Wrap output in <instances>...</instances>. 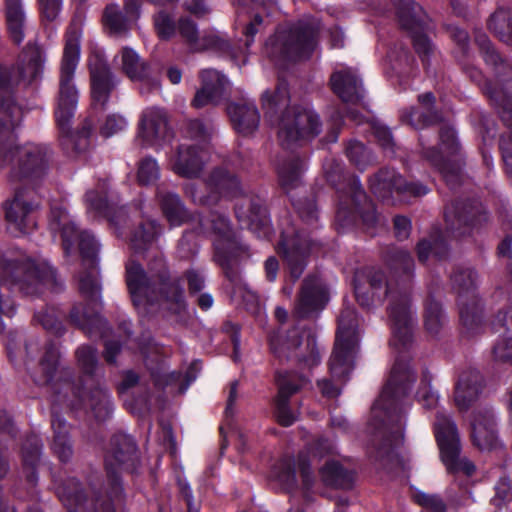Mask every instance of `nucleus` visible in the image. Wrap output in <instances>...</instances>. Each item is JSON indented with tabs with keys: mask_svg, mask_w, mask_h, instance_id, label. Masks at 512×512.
I'll return each instance as SVG.
<instances>
[{
	"mask_svg": "<svg viewBox=\"0 0 512 512\" xmlns=\"http://www.w3.org/2000/svg\"><path fill=\"white\" fill-rule=\"evenodd\" d=\"M77 362L85 379L82 387H75L68 379L58 374L59 352L49 346L41 359L38 372L33 376L38 385H47L53 393L55 403H67L72 409L90 411L98 420L107 419L113 410L109 393L94 378L97 367V351L91 346H81L76 351Z\"/></svg>",
	"mask_w": 512,
	"mask_h": 512,
	"instance_id": "obj_1",
	"label": "nucleus"
},
{
	"mask_svg": "<svg viewBox=\"0 0 512 512\" xmlns=\"http://www.w3.org/2000/svg\"><path fill=\"white\" fill-rule=\"evenodd\" d=\"M49 228L53 233L59 232L62 238L64 252L69 254L78 242V247L84 261H88L90 269L79 277V291L85 298L86 305L76 304L70 312V320L86 334L103 335L106 322L97 311L100 299V284L98 281L97 254L99 244L88 231L78 232L66 210L61 205L51 207Z\"/></svg>",
	"mask_w": 512,
	"mask_h": 512,
	"instance_id": "obj_2",
	"label": "nucleus"
},
{
	"mask_svg": "<svg viewBox=\"0 0 512 512\" xmlns=\"http://www.w3.org/2000/svg\"><path fill=\"white\" fill-rule=\"evenodd\" d=\"M415 381L406 360L397 359L391 369L389 379L371 410L369 428L373 431L374 457L377 460H398L395 450L403 444V405L402 399Z\"/></svg>",
	"mask_w": 512,
	"mask_h": 512,
	"instance_id": "obj_3",
	"label": "nucleus"
},
{
	"mask_svg": "<svg viewBox=\"0 0 512 512\" xmlns=\"http://www.w3.org/2000/svg\"><path fill=\"white\" fill-rule=\"evenodd\" d=\"M82 30L73 22L65 34L63 55L59 68V92L55 110L56 123L61 135V145L67 152L79 153L88 146L91 128L84 127L76 134L70 133L71 120L74 117L78 90L74 84V75L80 60V39Z\"/></svg>",
	"mask_w": 512,
	"mask_h": 512,
	"instance_id": "obj_4",
	"label": "nucleus"
},
{
	"mask_svg": "<svg viewBox=\"0 0 512 512\" xmlns=\"http://www.w3.org/2000/svg\"><path fill=\"white\" fill-rule=\"evenodd\" d=\"M126 282L136 308L157 304L175 314L186 308L184 289L177 278L170 276L161 256L149 264L148 272L130 260L126 265Z\"/></svg>",
	"mask_w": 512,
	"mask_h": 512,
	"instance_id": "obj_5",
	"label": "nucleus"
},
{
	"mask_svg": "<svg viewBox=\"0 0 512 512\" xmlns=\"http://www.w3.org/2000/svg\"><path fill=\"white\" fill-rule=\"evenodd\" d=\"M0 115V167L9 161L11 181L35 182L48 169L49 149L35 143L14 147L12 130L20 122L22 110L10 96L1 101Z\"/></svg>",
	"mask_w": 512,
	"mask_h": 512,
	"instance_id": "obj_6",
	"label": "nucleus"
},
{
	"mask_svg": "<svg viewBox=\"0 0 512 512\" xmlns=\"http://www.w3.org/2000/svg\"><path fill=\"white\" fill-rule=\"evenodd\" d=\"M288 86L279 82L275 91H265L262 106L265 118L277 130L281 146L289 148L293 144L314 138L320 133L319 116L308 106L289 105Z\"/></svg>",
	"mask_w": 512,
	"mask_h": 512,
	"instance_id": "obj_7",
	"label": "nucleus"
},
{
	"mask_svg": "<svg viewBox=\"0 0 512 512\" xmlns=\"http://www.w3.org/2000/svg\"><path fill=\"white\" fill-rule=\"evenodd\" d=\"M368 280L372 294L368 295L360 285L355 284L357 302L361 306L369 307L375 300L380 302L385 297H389L388 315L392 330L390 345L399 353L406 351L412 342V331L415 323L408 294L394 291L386 282L381 271L371 270L368 274Z\"/></svg>",
	"mask_w": 512,
	"mask_h": 512,
	"instance_id": "obj_8",
	"label": "nucleus"
},
{
	"mask_svg": "<svg viewBox=\"0 0 512 512\" xmlns=\"http://www.w3.org/2000/svg\"><path fill=\"white\" fill-rule=\"evenodd\" d=\"M300 223L282 232L278 244V253L282 255L289 269V275L295 282L303 273L308 255L318 247L313 236L319 228L317 207L312 199L295 204Z\"/></svg>",
	"mask_w": 512,
	"mask_h": 512,
	"instance_id": "obj_9",
	"label": "nucleus"
},
{
	"mask_svg": "<svg viewBox=\"0 0 512 512\" xmlns=\"http://www.w3.org/2000/svg\"><path fill=\"white\" fill-rule=\"evenodd\" d=\"M319 27V22L313 18L280 27L265 43L264 53L280 67L288 62L306 59L317 47Z\"/></svg>",
	"mask_w": 512,
	"mask_h": 512,
	"instance_id": "obj_10",
	"label": "nucleus"
},
{
	"mask_svg": "<svg viewBox=\"0 0 512 512\" xmlns=\"http://www.w3.org/2000/svg\"><path fill=\"white\" fill-rule=\"evenodd\" d=\"M212 132V126L200 120H190L185 128V136L197 144H180L177 151L169 158L171 170L182 177H198L207 160L204 145L208 143Z\"/></svg>",
	"mask_w": 512,
	"mask_h": 512,
	"instance_id": "obj_11",
	"label": "nucleus"
},
{
	"mask_svg": "<svg viewBox=\"0 0 512 512\" xmlns=\"http://www.w3.org/2000/svg\"><path fill=\"white\" fill-rule=\"evenodd\" d=\"M359 342L358 319L355 310L345 307L338 318L334 349L329 361L331 375L337 379L348 376Z\"/></svg>",
	"mask_w": 512,
	"mask_h": 512,
	"instance_id": "obj_12",
	"label": "nucleus"
},
{
	"mask_svg": "<svg viewBox=\"0 0 512 512\" xmlns=\"http://www.w3.org/2000/svg\"><path fill=\"white\" fill-rule=\"evenodd\" d=\"M338 198L336 225L339 228L353 225L358 219L367 229L380 223L374 204L367 198L358 179L350 178L347 186L339 190Z\"/></svg>",
	"mask_w": 512,
	"mask_h": 512,
	"instance_id": "obj_13",
	"label": "nucleus"
},
{
	"mask_svg": "<svg viewBox=\"0 0 512 512\" xmlns=\"http://www.w3.org/2000/svg\"><path fill=\"white\" fill-rule=\"evenodd\" d=\"M335 452L336 445L334 441L320 437L306 451L301 452L297 460L291 457H283L275 466L274 475L279 482L290 488L295 486L297 473H299L304 486L309 488L314 481V475L310 467V456L322 458Z\"/></svg>",
	"mask_w": 512,
	"mask_h": 512,
	"instance_id": "obj_14",
	"label": "nucleus"
},
{
	"mask_svg": "<svg viewBox=\"0 0 512 512\" xmlns=\"http://www.w3.org/2000/svg\"><path fill=\"white\" fill-rule=\"evenodd\" d=\"M451 279L458 293L462 333L469 338L474 337L483 331L482 308L474 292L476 273L469 268L460 269Z\"/></svg>",
	"mask_w": 512,
	"mask_h": 512,
	"instance_id": "obj_15",
	"label": "nucleus"
},
{
	"mask_svg": "<svg viewBox=\"0 0 512 512\" xmlns=\"http://www.w3.org/2000/svg\"><path fill=\"white\" fill-rule=\"evenodd\" d=\"M436 440L441 459L449 472L462 471L472 475L474 464L467 458H460V439L455 423L444 412L438 411L434 423Z\"/></svg>",
	"mask_w": 512,
	"mask_h": 512,
	"instance_id": "obj_16",
	"label": "nucleus"
},
{
	"mask_svg": "<svg viewBox=\"0 0 512 512\" xmlns=\"http://www.w3.org/2000/svg\"><path fill=\"white\" fill-rule=\"evenodd\" d=\"M199 229L203 233H213L214 259L223 269L228 270L242 251L228 219L220 214H212L209 219H199ZM226 274L230 277L228 271Z\"/></svg>",
	"mask_w": 512,
	"mask_h": 512,
	"instance_id": "obj_17",
	"label": "nucleus"
},
{
	"mask_svg": "<svg viewBox=\"0 0 512 512\" xmlns=\"http://www.w3.org/2000/svg\"><path fill=\"white\" fill-rule=\"evenodd\" d=\"M460 147L453 128L444 126L440 130V150L425 149L424 155L438 168L445 181L454 185L461 167Z\"/></svg>",
	"mask_w": 512,
	"mask_h": 512,
	"instance_id": "obj_18",
	"label": "nucleus"
},
{
	"mask_svg": "<svg viewBox=\"0 0 512 512\" xmlns=\"http://www.w3.org/2000/svg\"><path fill=\"white\" fill-rule=\"evenodd\" d=\"M177 33L188 47L193 51L215 50L221 53H228L238 65H244L247 62L246 52H241L242 57L238 55L230 44L214 33H200L196 23L189 17H180L177 23Z\"/></svg>",
	"mask_w": 512,
	"mask_h": 512,
	"instance_id": "obj_19",
	"label": "nucleus"
},
{
	"mask_svg": "<svg viewBox=\"0 0 512 512\" xmlns=\"http://www.w3.org/2000/svg\"><path fill=\"white\" fill-rule=\"evenodd\" d=\"M370 188L373 193L383 199L393 198L405 201L408 197L426 195L429 189L417 183H408L393 169H382L370 179Z\"/></svg>",
	"mask_w": 512,
	"mask_h": 512,
	"instance_id": "obj_20",
	"label": "nucleus"
},
{
	"mask_svg": "<svg viewBox=\"0 0 512 512\" xmlns=\"http://www.w3.org/2000/svg\"><path fill=\"white\" fill-rule=\"evenodd\" d=\"M44 62L43 49L36 44H28L20 55L17 76L0 65V92L9 91L19 79L27 82L36 80L43 72Z\"/></svg>",
	"mask_w": 512,
	"mask_h": 512,
	"instance_id": "obj_21",
	"label": "nucleus"
},
{
	"mask_svg": "<svg viewBox=\"0 0 512 512\" xmlns=\"http://www.w3.org/2000/svg\"><path fill=\"white\" fill-rule=\"evenodd\" d=\"M392 1L397 8L401 26L412 32L414 48L426 67L428 56L433 52V47L427 36L420 31L422 29L421 8L412 0Z\"/></svg>",
	"mask_w": 512,
	"mask_h": 512,
	"instance_id": "obj_22",
	"label": "nucleus"
},
{
	"mask_svg": "<svg viewBox=\"0 0 512 512\" xmlns=\"http://www.w3.org/2000/svg\"><path fill=\"white\" fill-rule=\"evenodd\" d=\"M484 93L499 108L502 121L511 129L500 139V150L507 174L512 178V97L502 88L485 80L482 84Z\"/></svg>",
	"mask_w": 512,
	"mask_h": 512,
	"instance_id": "obj_23",
	"label": "nucleus"
},
{
	"mask_svg": "<svg viewBox=\"0 0 512 512\" xmlns=\"http://www.w3.org/2000/svg\"><path fill=\"white\" fill-rule=\"evenodd\" d=\"M269 342L272 353L281 361L295 358L309 367L319 363V354L315 348L314 339H307L308 356L300 351L301 339L298 328H293L285 336L278 333L273 334Z\"/></svg>",
	"mask_w": 512,
	"mask_h": 512,
	"instance_id": "obj_24",
	"label": "nucleus"
},
{
	"mask_svg": "<svg viewBox=\"0 0 512 512\" xmlns=\"http://www.w3.org/2000/svg\"><path fill=\"white\" fill-rule=\"evenodd\" d=\"M206 187L210 190V194L207 196L198 190L190 191L195 203L210 205L215 203L219 197L235 198L242 193L238 178L223 168L216 169L211 173Z\"/></svg>",
	"mask_w": 512,
	"mask_h": 512,
	"instance_id": "obj_25",
	"label": "nucleus"
},
{
	"mask_svg": "<svg viewBox=\"0 0 512 512\" xmlns=\"http://www.w3.org/2000/svg\"><path fill=\"white\" fill-rule=\"evenodd\" d=\"M328 302V293L322 280L317 276H308L304 279L294 314L298 318H307L322 310Z\"/></svg>",
	"mask_w": 512,
	"mask_h": 512,
	"instance_id": "obj_26",
	"label": "nucleus"
},
{
	"mask_svg": "<svg viewBox=\"0 0 512 512\" xmlns=\"http://www.w3.org/2000/svg\"><path fill=\"white\" fill-rule=\"evenodd\" d=\"M171 136L167 123L166 113L156 107H149L142 111L138 123V138L145 145L154 146Z\"/></svg>",
	"mask_w": 512,
	"mask_h": 512,
	"instance_id": "obj_27",
	"label": "nucleus"
},
{
	"mask_svg": "<svg viewBox=\"0 0 512 512\" xmlns=\"http://www.w3.org/2000/svg\"><path fill=\"white\" fill-rule=\"evenodd\" d=\"M276 0H234L238 6V13L248 14V23L245 24L243 33L246 37V50L254 42L255 35L260 32L267 23L268 16L273 12Z\"/></svg>",
	"mask_w": 512,
	"mask_h": 512,
	"instance_id": "obj_28",
	"label": "nucleus"
},
{
	"mask_svg": "<svg viewBox=\"0 0 512 512\" xmlns=\"http://www.w3.org/2000/svg\"><path fill=\"white\" fill-rule=\"evenodd\" d=\"M303 383L304 379H296L293 373L277 374L278 394L275 399V416L280 425L290 426L297 420V414L289 408L288 401Z\"/></svg>",
	"mask_w": 512,
	"mask_h": 512,
	"instance_id": "obj_29",
	"label": "nucleus"
},
{
	"mask_svg": "<svg viewBox=\"0 0 512 512\" xmlns=\"http://www.w3.org/2000/svg\"><path fill=\"white\" fill-rule=\"evenodd\" d=\"M201 87L196 92L192 104L196 108L217 104L224 97L229 81L214 69H205L200 73Z\"/></svg>",
	"mask_w": 512,
	"mask_h": 512,
	"instance_id": "obj_30",
	"label": "nucleus"
},
{
	"mask_svg": "<svg viewBox=\"0 0 512 512\" xmlns=\"http://www.w3.org/2000/svg\"><path fill=\"white\" fill-rule=\"evenodd\" d=\"M444 216L447 223V230L452 234L457 233L459 236L466 233V229L457 232L461 230L462 226L477 227L487 221V215L479 202H472L461 207V209L458 205L448 206Z\"/></svg>",
	"mask_w": 512,
	"mask_h": 512,
	"instance_id": "obj_31",
	"label": "nucleus"
},
{
	"mask_svg": "<svg viewBox=\"0 0 512 512\" xmlns=\"http://www.w3.org/2000/svg\"><path fill=\"white\" fill-rule=\"evenodd\" d=\"M34 206L26 199L24 192L15 190L14 198L5 207L6 220L21 234L31 232L35 221L31 216Z\"/></svg>",
	"mask_w": 512,
	"mask_h": 512,
	"instance_id": "obj_32",
	"label": "nucleus"
},
{
	"mask_svg": "<svg viewBox=\"0 0 512 512\" xmlns=\"http://www.w3.org/2000/svg\"><path fill=\"white\" fill-rule=\"evenodd\" d=\"M471 438L480 450H491L497 446L495 422L491 411L478 410L471 421Z\"/></svg>",
	"mask_w": 512,
	"mask_h": 512,
	"instance_id": "obj_33",
	"label": "nucleus"
},
{
	"mask_svg": "<svg viewBox=\"0 0 512 512\" xmlns=\"http://www.w3.org/2000/svg\"><path fill=\"white\" fill-rule=\"evenodd\" d=\"M121 67L122 71L134 81L142 82L141 92L144 93L145 86L147 90H155L159 88V81L157 78L150 76L149 66L142 62L138 54L125 47L121 51Z\"/></svg>",
	"mask_w": 512,
	"mask_h": 512,
	"instance_id": "obj_34",
	"label": "nucleus"
},
{
	"mask_svg": "<svg viewBox=\"0 0 512 512\" xmlns=\"http://www.w3.org/2000/svg\"><path fill=\"white\" fill-rule=\"evenodd\" d=\"M139 1L127 0L122 11L118 5H108L103 19L106 28L114 36L125 35L129 29L128 23L138 17Z\"/></svg>",
	"mask_w": 512,
	"mask_h": 512,
	"instance_id": "obj_35",
	"label": "nucleus"
},
{
	"mask_svg": "<svg viewBox=\"0 0 512 512\" xmlns=\"http://www.w3.org/2000/svg\"><path fill=\"white\" fill-rule=\"evenodd\" d=\"M91 75V93L95 103L104 106L116 83L108 65L101 59L89 61Z\"/></svg>",
	"mask_w": 512,
	"mask_h": 512,
	"instance_id": "obj_36",
	"label": "nucleus"
},
{
	"mask_svg": "<svg viewBox=\"0 0 512 512\" xmlns=\"http://www.w3.org/2000/svg\"><path fill=\"white\" fill-rule=\"evenodd\" d=\"M330 82L333 92L345 103L355 104L363 97L361 82L351 69L334 72Z\"/></svg>",
	"mask_w": 512,
	"mask_h": 512,
	"instance_id": "obj_37",
	"label": "nucleus"
},
{
	"mask_svg": "<svg viewBox=\"0 0 512 512\" xmlns=\"http://www.w3.org/2000/svg\"><path fill=\"white\" fill-rule=\"evenodd\" d=\"M482 388V376L476 370L463 372L456 383L454 402L460 411L467 410L477 399Z\"/></svg>",
	"mask_w": 512,
	"mask_h": 512,
	"instance_id": "obj_38",
	"label": "nucleus"
},
{
	"mask_svg": "<svg viewBox=\"0 0 512 512\" xmlns=\"http://www.w3.org/2000/svg\"><path fill=\"white\" fill-rule=\"evenodd\" d=\"M5 20L10 40L19 45L25 38L27 15L22 0H5Z\"/></svg>",
	"mask_w": 512,
	"mask_h": 512,
	"instance_id": "obj_39",
	"label": "nucleus"
},
{
	"mask_svg": "<svg viewBox=\"0 0 512 512\" xmlns=\"http://www.w3.org/2000/svg\"><path fill=\"white\" fill-rule=\"evenodd\" d=\"M227 112L238 133L249 135L257 129L260 116L253 103L230 104Z\"/></svg>",
	"mask_w": 512,
	"mask_h": 512,
	"instance_id": "obj_40",
	"label": "nucleus"
},
{
	"mask_svg": "<svg viewBox=\"0 0 512 512\" xmlns=\"http://www.w3.org/2000/svg\"><path fill=\"white\" fill-rule=\"evenodd\" d=\"M418 101L425 111L420 110V108L413 107L409 111H405L401 114V120L415 129H421L437 122L439 120L438 115L430 110V107L434 102L433 94L425 93L419 95Z\"/></svg>",
	"mask_w": 512,
	"mask_h": 512,
	"instance_id": "obj_41",
	"label": "nucleus"
},
{
	"mask_svg": "<svg viewBox=\"0 0 512 512\" xmlns=\"http://www.w3.org/2000/svg\"><path fill=\"white\" fill-rule=\"evenodd\" d=\"M484 61L493 67L494 75L498 81H508L512 79V67L504 62L498 53L491 46L490 40L485 34H479L475 38Z\"/></svg>",
	"mask_w": 512,
	"mask_h": 512,
	"instance_id": "obj_42",
	"label": "nucleus"
},
{
	"mask_svg": "<svg viewBox=\"0 0 512 512\" xmlns=\"http://www.w3.org/2000/svg\"><path fill=\"white\" fill-rule=\"evenodd\" d=\"M236 215L239 221L245 223L257 237L268 238L271 235L272 229L265 207L254 204L249 214L237 209Z\"/></svg>",
	"mask_w": 512,
	"mask_h": 512,
	"instance_id": "obj_43",
	"label": "nucleus"
},
{
	"mask_svg": "<svg viewBox=\"0 0 512 512\" xmlns=\"http://www.w3.org/2000/svg\"><path fill=\"white\" fill-rule=\"evenodd\" d=\"M156 196L170 225L179 226L188 220V213L178 195L158 187Z\"/></svg>",
	"mask_w": 512,
	"mask_h": 512,
	"instance_id": "obj_44",
	"label": "nucleus"
},
{
	"mask_svg": "<svg viewBox=\"0 0 512 512\" xmlns=\"http://www.w3.org/2000/svg\"><path fill=\"white\" fill-rule=\"evenodd\" d=\"M51 425L53 429L52 450L61 461H68L71 458L73 451L68 438L67 423L58 414L53 413Z\"/></svg>",
	"mask_w": 512,
	"mask_h": 512,
	"instance_id": "obj_45",
	"label": "nucleus"
},
{
	"mask_svg": "<svg viewBox=\"0 0 512 512\" xmlns=\"http://www.w3.org/2000/svg\"><path fill=\"white\" fill-rule=\"evenodd\" d=\"M304 163L298 156H289L277 164V173L280 185L289 191L301 182Z\"/></svg>",
	"mask_w": 512,
	"mask_h": 512,
	"instance_id": "obj_46",
	"label": "nucleus"
},
{
	"mask_svg": "<svg viewBox=\"0 0 512 512\" xmlns=\"http://www.w3.org/2000/svg\"><path fill=\"white\" fill-rule=\"evenodd\" d=\"M57 494L61 502L67 507L68 512H84L88 508L80 483L75 479H71L65 485L59 487Z\"/></svg>",
	"mask_w": 512,
	"mask_h": 512,
	"instance_id": "obj_47",
	"label": "nucleus"
},
{
	"mask_svg": "<svg viewBox=\"0 0 512 512\" xmlns=\"http://www.w3.org/2000/svg\"><path fill=\"white\" fill-rule=\"evenodd\" d=\"M488 27L502 42L512 45V11L499 8L491 15Z\"/></svg>",
	"mask_w": 512,
	"mask_h": 512,
	"instance_id": "obj_48",
	"label": "nucleus"
},
{
	"mask_svg": "<svg viewBox=\"0 0 512 512\" xmlns=\"http://www.w3.org/2000/svg\"><path fill=\"white\" fill-rule=\"evenodd\" d=\"M40 450V440L35 435L28 437L25 443L23 444V466L24 469L27 471L26 477L30 484H35L37 480L35 466L39 460Z\"/></svg>",
	"mask_w": 512,
	"mask_h": 512,
	"instance_id": "obj_49",
	"label": "nucleus"
},
{
	"mask_svg": "<svg viewBox=\"0 0 512 512\" xmlns=\"http://www.w3.org/2000/svg\"><path fill=\"white\" fill-rule=\"evenodd\" d=\"M320 475L329 486L347 488L352 482L351 474L336 461H327L320 469Z\"/></svg>",
	"mask_w": 512,
	"mask_h": 512,
	"instance_id": "obj_50",
	"label": "nucleus"
},
{
	"mask_svg": "<svg viewBox=\"0 0 512 512\" xmlns=\"http://www.w3.org/2000/svg\"><path fill=\"white\" fill-rule=\"evenodd\" d=\"M159 233L160 229L155 221H144L132 234L130 240L132 248L137 252L147 250Z\"/></svg>",
	"mask_w": 512,
	"mask_h": 512,
	"instance_id": "obj_51",
	"label": "nucleus"
},
{
	"mask_svg": "<svg viewBox=\"0 0 512 512\" xmlns=\"http://www.w3.org/2000/svg\"><path fill=\"white\" fill-rule=\"evenodd\" d=\"M417 254L421 262H425L430 255L438 260H443L448 254V248L442 238L431 236V239H423L418 243Z\"/></svg>",
	"mask_w": 512,
	"mask_h": 512,
	"instance_id": "obj_52",
	"label": "nucleus"
},
{
	"mask_svg": "<svg viewBox=\"0 0 512 512\" xmlns=\"http://www.w3.org/2000/svg\"><path fill=\"white\" fill-rule=\"evenodd\" d=\"M388 267L396 273L410 274L414 268V261L411 255L403 249L392 248L385 257Z\"/></svg>",
	"mask_w": 512,
	"mask_h": 512,
	"instance_id": "obj_53",
	"label": "nucleus"
},
{
	"mask_svg": "<svg viewBox=\"0 0 512 512\" xmlns=\"http://www.w3.org/2000/svg\"><path fill=\"white\" fill-rule=\"evenodd\" d=\"M445 324V316L441 305L430 300L425 306L424 325L428 333L437 335Z\"/></svg>",
	"mask_w": 512,
	"mask_h": 512,
	"instance_id": "obj_54",
	"label": "nucleus"
},
{
	"mask_svg": "<svg viewBox=\"0 0 512 512\" xmlns=\"http://www.w3.org/2000/svg\"><path fill=\"white\" fill-rule=\"evenodd\" d=\"M100 191L89 190L86 193L85 201L88 213L94 212L95 215H104L107 209L106 183L99 184Z\"/></svg>",
	"mask_w": 512,
	"mask_h": 512,
	"instance_id": "obj_55",
	"label": "nucleus"
},
{
	"mask_svg": "<svg viewBox=\"0 0 512 512\" xmlns=\"http://www.w3.org/2000/svg\"><path fill=\"white\" fill-rule=\"evenodd\" d=\"M154 27L158 37L162 40H169L177 34V25L171 15L159 11L154 16Z\"/></svg>",
	"mask_w": 512,
	"mask_h": 512,
	"instance_id": "obj_56",
	"label": "nucleus"
},
{
	"mask_svg": "<svg viewBox=\"0 0 512 512\" xmlns=\"http://www.w3.org/2000/svg\"><path fill=\"white\" fill-rule=\"evenodd\" d=\"M349 160L358 168L363 169L371 162V155L365 146L358 141H350L346 148Z\"/></svg>",
	"mask_w": 512,
	"mask_h": 512,
	"instance_id": "obj_57",
	"label": "nucleus"
},
{
	"mask_svg": "<svg viewBox=\"0 0 512 512\" xmlns=\"http://www.w3.org/2000/svg\"><path fill=\"white\" fill-rule=\"evenodd\" d=\"M491 325L495 330L512 331V305L508 298H505L504 303L496 310Z\"/></svg>",
	"mask_w": 512,
	"mask_h": 512,
	"instance_id": "obj_58",
	"label": "nucleus"
},
{
	"mask_svg": "<svg viewBox=\"0 0 512 512\" xmlns=\"http://www.w3.org/2000/svg\"><path fill=\"white\" fill-rule=\"evenodd\" d=\"M494 361L512 364V336L502 335L492 347Z\"/></svg>",
	"mask_w": 512,
	"mask_h": 512,
	"instance_id": "obj_59",
	"label": "nucleus"
},
{
	"mask_svg": "<svg viewBox=\"0 0 512 512\" xmlns=\"http://www.w3.org/2000/svg\"><path fill=\"white\" fill-rule=\"evenodd\" d=\"M160 175L159 167L155 159H143L138 168V180L142 185H149L154 183Z\"/></svg>",
	"mask_w": 512,
	"mask_h": 512,
	"instance_id": "obj_60",
	"label": "nucleus"
},
{
	"mask_svg": "<svg viewBox=\"0 0 512 512\" xmlns=\"http://www.w3.org/2000/svg\"><path fill=\"white\" fill-rule=\"evenodd\" d=\"M392 68L401 74H412L414 72L415 60L409 55L406 49H401L397 56L393 53L388 55Z\"/></svg>",
	"mask_w": 512,
	"mask_h": 512,
	"instance_id": "obj_61",
	"label": "nucleus"
},
{
	"mask_svg": "<svg viewBox=\"0 0 512 512\" xmlns=\"http://www.w3.org/2000/svg\"><path fill=\"white\" fill-rule=\"evenodd\" d=\"M34 319L39 322L44 329L55 334H62L64 331L62 323L56 316L54 309H49L44 312H37L34 316Z\"/></svg>",
	"mask_w": 512,
	"mask_h": 512,
	"instance_id": "obj_62",
	"label": "nucleus"
},
{
	"mask_svg": "<svg viewBox=\"0 0 512 512\" xmlns=\"http://www.w3.org/2000/svg\"><path fill=\"white\" fill-rule=\"evenodd\" d=\"M415 499L425 509L423 512H446L445 504L437 495L417 493Z\"/></svg>",
	"mask_w": 512,
	"mask_h": 512,
	"instance_id": "obj_63",
	"label": "nucleus"
},
{
	"mask_svg": "<svg viewBox=\"0 0 512 512\" xmlns=\"http://www.w3.org/2000/svg\"><path fill=\"white\" fill-rule=\"evenodd\" d=\"M127 127L126 119L117 114L109 115L100 128V133L105 137H110Z\"/></svg>",
	"mask_w": 512,
	"mask_h": 512,
	"instance_id": "obj_64",
	"label": "nucleus"
}]
</instances>
